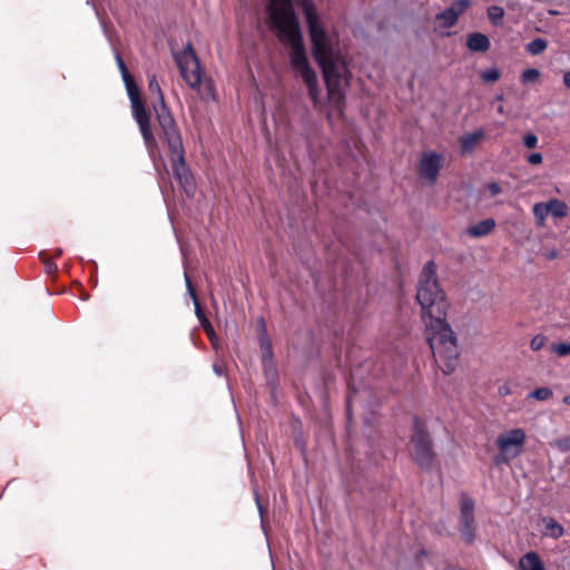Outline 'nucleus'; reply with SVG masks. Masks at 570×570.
<instances>
[{"mask_svg": "<svg viewBox=\"0 0 570 570\" xmlns=\"http://www.w3.org/2000/svg\"><path fill=\"white\" fill-rule=\"evenodd\" d=\"M267 16L271 28L279 41L291 46V65L297 76L307 86L308 95L314 102L318 101L317 75L311 68L306 56L298 18L295 14L292 0H267ZM305 16L313 55L322 68L327 88L328 99L338 107L345 98V88L348 86L350 71L345 60L335 52L332 39L323 26L313 0H296Z\"/></svg>", "mask_w": 570, "mask_h": 570, "instance_id": "obj_1", "label": "nucleus"}, {"mask_svg": "<svg viewBox=\"0 0 570 570\" xmlns=\"http://www.w3.org/2000/svg\"><path fill=\"white\" fill-rule=\"evenodd\" d=\"M416 301L425 323L426 341L435 362L444 374L454 372L459 360L456 335L446 322L449 303L440 287L436 266L429 261L419 277Z\"/></svg>", "mask_w": 570, "mask_h": 570, "instance_id": "obj_2", "label": "nucleus"}, {"mask_svg": "<svg viewBox=\"0 0 570 570\" xmlns=\"http://www.w3.org/2000/svg\"><path fill=\"white\" fill-rule=\"evenodd\" d=\"M161 137L166 140L170 151L171 168L175 178L184 188L188 196L195 193V184L193 176L185 160V149L183 146L181 135L174 118L167 115L160 117Z\"/></svg>", "mask_w": 570, "mask_h": 570, "instance_id": "obj_3", "label": "nucleus"}, {"mask_svg": "<svg viewBox=\"0 0 570 570\" xmlns=\"http://www.w3.org/2000/svg\"><path fill=\"white\" fill-rule=\"evenodd\" d=\"M411 442L414 446V459L420 468L424 470L432 469L435 456L432 449V440L425 424L419 416L413 419Z\"/></svg>", "mask_w": 570, "mask_h": 570, "instance_id": "obj_4", "label": "nucleus"}, {"mask_svg": "<svg viewBox=\"0 0 570 570\" xmlns=\"http://www.w3.org/2000/svg\"><path fill=\"white\" fill-rule=\"evenodd\" d=\"M527 434L523 429L517 428L499 434L497 445L499 454L495 456V463H508L518 458L525 444Z\"/></svg>", "mask_w": 570, "mask_h": 570, "instance_id": "obj_5", "label": "nucleus"}, {"mask_svg": "<svg viewBox=\"0 0 570 570\" xmlns=\"http://www.w3.org/2000/svg\"><path fill=\"white\" fill-rule=\"evenodd\" d=\"M181 77L191 89H199L202 82L200 61L190 42L183 51L174 55Z\"/></svg>", "mask_w": 570, "mask_h": 570, "instance_id": "obj_6", "label": "nucleus"}, {"mask_svg": "<svg viewBox=\"0 0 570 570\" xmlns=\"http://www.w3.org/2000/svg\"><path fill=\"white\" fill-rule=\"evenodd\" d=\"M444 157L435 151L424 153L419 164V175L421 178L434 184L443 167Z\"/></svg>", "mask_w": 570, "mask_h": 570, "instance_id": "obj_7", "label": "nucleus"}, {"mask_svg": "<svg viewBox=\"0 0 570 570\" xmlns=\"http://www.w3.org/2000/svg\"><path fill=\"white\" fill-rule=\"evenodd\" d=\"M472 0H455L449 8L435 16L439 28L450 29L454 27L460 18L470 7Z\"/></svg>", "mask_w": 570, "mask_h": 570, "instance_id": "obj_8", "label": "nucleus"}, {"mask_svg": "<svg viewBox=\"0 0 570 570\" xmlns=\"http://www.w3.org/2000/svg\"><path fill=\"white\" fill-rule=\"evenodd\" d=\"M131 111H132V117L139 127V130L144 138L145 145L148 148L155 147L156 139L151 131L150 115L146 110L144 102L141 101V102L131 105Z\"/></svg>", "mask_w": 570, "mask_h": 570, "instance_id": "obj_9", "label": "nucleus"}, {"mask_svg": "<svg viewBox=\"0 0 570 570\" xmlns=\"http://www.w3.org/2000/svg\"><path fill=\"white\" fill-rule=\"evenodd\" d=\"M148 88H149V91L151 94H155L158 99L157 104H154V110L156 114V119H157L158 126L160 127V117L166 116V115L169 118H174V117L165 104V99H164V95H163L160 85L155 75L149 76Z\"/></svg>", "mask_w": 570, "mask_h": 570, "instance_id": "obj_10", "label": "nucleus"}, {"mask_svg": "<svg viewBox=\"0 0 570 570\" xmlns=\"http://www.w3.org/2000/svg\"><path fill=\"white\" fill-rule=\"evenodd\" d=\"M490 45L488 36L481 32L470 33L466 39V47L473 52H485Z\"/></svg>", "mask_w": 570, "mask_h": 570, "instance_id": "obj_11", "label": "nucleus"}, {"mask_svg": "<svg viewBox=\"0 0 570 570\" xmlns=\"http://www.w3.org/2000/svg\"><path fill=\"white\" fill-rule=\"evenodd\" d=\"M495 227V220L492 218H487L478 224L470 226L466 229V234L471 237L479 238L489 235Z\"/></svg>", "mask_w": 570, "mask_h": 570, "instance_id": "obj_12", "label": "nucleus"}, {"mask_svg": "<svg viewBox=\"0 0 570 570\" xmlns=\"http://www.w3.org/2000/svg\"><path fill=\"white\" fill-rule=\"evenodd\" d=\"M519 570H544V564L537 552L530 551L520 558Z\"/></svg>", "mask_w": 570, "mask_h": 570, "instance_id": "obj_13", "label": "nucleus"}, {"mask_svg": "<svg viewBox=\"0 0 570 570\" xmlns=\"http://www.w3.org/2000/svg\"><path fill=\"white\" fill-rule=\"evenodd\" d=\"M461 524H474V501L463 497L461 501Z\"/></svg>", "mask_w": 570, "mask_h": 570, "instance_id": "obj_14", "label": "nucleus"}, {"mask_svg": "<svg viewBox=\"0 0 570 570\" xmlns=\"http://www.w3.org/2000/svg\"><path fill=\"white\" fill-rule=\"evenodd\" d=\"M483 130H475L461 137L460 147L463 154L471 151L474 146L483 138Z\"/></svg>", "mask_w": 570, "mask_h": 570, "instance_id": "obj_15", "label": "nucleus"}, {"mask_svg": "<svg viewBox=\"0 0 570 570\" xmlns=\"http://www.w3.org/2000/svg\"><path fill=\"white\" fill-rule=\"evenodd\" d=\"M569 207L568 205L557 198H551L549 202H547V209L546 213H549V215L556 217V218H563L568 215Z\"/></svg>", "mask_w": 570, "mask_h": 570, "instance_id": "obj_16", "label": "nucleus"}, {"mask_svg": "<svg viewBox=\"0 0 570 570\" xmlns=\"http://www.w3.org/2000/svg\"><path fill=\"white\" fill-rule=\"evenodd\" d=\"M185 276V283H186V287H187V291H188V294L190 295V297L193 298V302H194V306H195V314L198 318V321H206V315L200 306V303L198 301V297L196 295V292H195V288L193 286V283H191V279L188 275L187 272H185L184 274Z\"/></svg>", "mask_w": 570, "mask_h": 570, "instance_id": "obj_17", "label": "nucleus"}, {"mask_svg": "<svg viewBox=\"0 0 570 570\" xmlns=\"http://www.w3.org/2000/svg\"><path fill=\"white\" fill-rule=\"evenodd\" d=\"M548 48V41L543 38H535L525 46L527 52L532 56L541 55Z\"/></svg>", "mask_w": 570, "mask_h": 570, "instance_id": "obj_18", "label": "nucleus"}, {"mask_svg": "<svg viewBox=\"0 0 570 570\" xmlns=\"http://www.w3.org/2000/svg\"><path fill=\"white\" fill-rule=\"evenodd\" d=\"M546 530H547L546 534L550 535L553 539H559L564 533L563 527L552 518H550L547 521Z\"/></svg>", "mask_w": 570, "mask_h": 570, "instance_id": "obj_19", "label": "nucleus"}, {"mask_svg": "<svg viewBox=\"0 0 570 570\" xmlns=\"http://www.w3.org/2000/svg\"><path fill=\"white\" fill-rule=\"evenodd\" d=\"M488 18L494 26L502 24V20L504 17V9L500 6H491L488 8Z\"/></svg>", "mask_w": 570, "mask_h": 570, "instance_id": "obj_20", "label": "nucleus"}, {"mask_svg": "<svg viewBox=\"0 0 570 570\" xmlns=\"http://www.w3.org/2000/svg\"><path fill=\"white\" fill-rule=\"evenodd\" d=\"M500 71L498 68H490L480 72V78L484 82H495L500 79Z\"/></svg>", "mask_w": 570, "mask_h": 570, "instance_id": "obj_21", "label": "nucleus"}, {"mask_svg": "<svg viewBox=\"0 0 570 570\" xmlns=\"http://www.w3.org/2000/svg\"><path fill=\"white\" fill-rule=\"evenodd\" d=\"M541 72L539 69L535 68H529L522 71L521 73V81L523 83H531L539 79Z\"/></svg>", "mask_w": 570, "mask_h": 570, "instance_id": "obj_22", "label": "nucleus"}, {"mask_svg": "<svg viewBox=\"0 0 570 570\" xmlns=\"http://www.w3.org/2000/svg\"><path fill=\"white\" fill-rule=\"evenodd\" d=\"M552 395L553 392L549 387H538L529 394L530 397H533L538 401H547L552 397Z\"/></svg>", "mask_w": 570, "mask_h": 570, "instance_id": "obj_23", "label": "nucleus"}, {"mask_svg": "<svg viewBox=\"0 0 570 570\" xmlns=\"http://www.w3.org/2000/svg\"><path fill=\"white\" fill-rule=\"evenodd\" d=\"M547 209V203H538L533 206V214L535 218L539 220V224L542 225L546 217L549 215V213H546Z\"/></svg>", "mask_w": 570, "mask_h": 570, "instance_id": "obj_24", "label": "nucleus"}, {"mask_svg": "<svg viewBox=\"0 0 570 570\" xmlns=\"http://www.w3.org/2000/svg\"><path fill=\"white\" fill-rule=\"evenodd\" d=\"M126 89L131 105L142 101L136 82L130 83V86H126Z\"/></svg>", "mask_w": 570, "mask_h": 570, "instance_id": "obj_25", "label": "nucleus"}, {"mask_svg": "<svg viewBox=\"0 0 570 570\" xmlns=\"http://www.w3.org/2000/svg\"><path fill=\"white\" fill-rule=\"evenodd\" d=\"M461 535L464 541L472 542L474 540V524H461Z\"/></svg>", "mask_w": 570, "mask_h": 570, "instance_id": "obj_26", "label": "nucleus"}, {"mask_svg": "<svg viewBox=\"0 0 570 570\" xmlns=\"http://www.w3.org/2000/svg\"><path fill=\"white\" fill-rule=\"evenodd\" d=\"M547 343V337L542 334H537L532 337L530 342V347L532 351H540Z\"/></svg>", "mask_w": 570, "mask_h": 570, "instance_id": "obj_27", "label": "nucleus"}, {"mask_svg": "<svg viewBox=\"0 0 570 570\" xmlns=\"http://www.w3.org/2000/svg\"><path fill=\"white\" fill-rule=\"evenodd\" d=\"M552 445L561 452L570 451V435L556 440Z\"/></svg>", "mask_w": 570, "mask_h": 570, "instance_id": "obj_28", "label": "nucleus"}, {"mask_svg": "<svg viewBox=\"0 0 570 570\" xmlns=\"http://www.w3.org/2000/svg\"><path fill=\"white\" fill-rule=\"evenodd\" d=\"M552 351L560 356L569 355L570 354V344H568V343L553 344Z\"/></svg>", "mask_w": 570, "mask_h": 570, "instance_id": "obj_29", "label": "nucleus"}, {"mask_svg": "<svg viewBox=\"0 0 570 570\" xmlns=\"http://www.w3.org/2000/svg\"><path fill=\"white\" fill-rule=\"evenodd\" d=\"M267 364L273 367V348L271 342H267L266 351H263V365Z\"/></svg>", "mask_w": 570, "mask_h": 570, "instance_id": "obj_30", "label": "nucleus"}, {"mask_svg": "<svg viewBox=\"0 0 570 570\" xmlns=\"http://www.w3.org/2000/svg\"><path fill=\"white\" fill-rule=\"evenodd\" d=\"M40 257L42 259V263L45 265V272L49 275H53L57 273L58 267L57 265L49 258H43L42 254H40Z\"/></svg>", "mask_w": 570, "mask_h": 570, "instance_id": "obj_31", "label": "nucleus"}, {"mask_svg": "<svg viewBox=\"0 0 570 570\" xmlns=\"http://www.w3.org/2000/svg\"><path fill=\"white\" fill-rule=\"evenodd\" d=\"M523 144L527 148H534L538 144V137L534 134H527L523 138Z\"/></svg>", "mask_w": 570, "mask_h": 570, "instance_id": "obj_32", "label": "nucleus"}, {"mask_svg": "<svg viewBox=\"0 0 570 570\" xmlns=\"http://www.w3.org/2000/svg\"><path fill=\"white\" fill-rule=\"evenodd\" d=\"M264 371H265V375L268 380L269 383H273L277 376V371H276V367L273 365V367H271V365H264Z\"/></svg>", "mask_w": 570, "mask_h": 570, "instance_id": "obj_33", "label": "nucleus"}, {"mask_svg": "<svg viewBox=\"0 0 570 570\" xmlns=\"http://www.w3.org/2000/svg\"><path fill=\"white\" fill-rule=\"evenodd\" d=\"M115 59H116V62H117L120 73H125L126 71H129L119 52L116 53Z\"/></svg>", "mask_w": 570, "mask_h": 570, "instance_id": "obj_34", "label": "nucleus"}, {"mask_svg": "<svg viewBox=\"0 0 570 570\" xmlns=\"http://www.w3.org/2000/svg\"><path fill=\"white\" fill-rule=\"evenodd\" d=\"M528 163L531 165H539L542 163V155L540 153H533L528 156Z\"/></svg>", "mask_w": 570, "mask_h": 570, "instance_id": "obj_35", "label": "nucleus"}, {"mask_svg": "<svg viewBox=\"0 0 570 570\" xmlns=\"http://www.w3.org/2000/svg\"><path fill=\"white\" fill-rule=\"evenodd\" d=\"M488 190L490 191L491 196H497L502 191V188L498 183L492 181L488 185Z\"/></svg>", "mask_w": 570, "mask_h": 570, "instance_id": "obj_36", "label": "nucleus"}, {"mask_svg": "<svg viewBox=\"0 0 570 570\" xmlns=\"http://www.w3.org/2000/svg\"><path fill=\"white\" fill-rule=\"evenodd\" d=\"M543 256L547 261H553L559 256V252L556 248L548 249L543 253Z\"/></svg>", "mask_w": 570, "mask_h": 570, "instance_id": "obj_37", "label": "nucleus"}, {"mask_svg": "<svg viewBox=\"0 0 570 570\" xmlns=\"http://www.w3.org/2000/svg\"><path fill=\"white\" fill-rule=\"evenodd\" d=\"M121 77L125 82V86H130V83L135 82V79L129 71L121 73Z\"/></svg>", "mask_w": 570, "mask_h": 570, "instance_id": "obj_38", "label": "nucleus"}, {"mask_svg": "<svg viewBox=\"0 0 570 570\" xmlns=\"http://www.w3.org/2000/svg\"><path fill=\"white\" fill-rule=\"evenodd\" d=\"M213 370H214L215 374H216V375H218V376H222V375H224V373H225V367H224V365H223V364H219V363H215V364L213 365Z\"/></svg>", "mask_w": 570, "mask_h": 570, "instance_id": "obj_39", "label": "nucleus"}, {"mask_svg": "<svg viewBox=\"0 0 570 570\" xmlns=\"http://www.w3.org/2000/svg\"><path fill=\"white\" fill-rule=\"evenodd\" d=\"M354 399H355V396L350 394L347 396V400H346V411H347V415L348 416L351 415V409H352V404L354 402Z\"/></svg>", "mask_w": 570, "mask_h": 570, "instance_id": "obj_40", "label": "nucleus"}, {"mask_svg": "<svg viewBox=\"0 0 570 570\" xmlns=\"http://www.w3.org/2000/svg\"><path fill=\"white\" fill-rule=\"evenodd\" d=\"M267 342H271V341H269V338L266 335L259 337V344H261V348L263 351H266Z\"/></svg>", "mask_w": 570, "mask_h": 570, "instance_id": "obj_41", "label": "nucleus"}, {"mask_svg": "<svg viewBox=\"0 0 570 570\" xmlns=\"http://www.w3.org/2000/svg\"><path fill=\"white\" fill-rule=\"evenodd\" d=\"M255 501H256V504H257L261 518L263 519V511L264 510H263V505L261 503V499H259V494L258 493H255Z\"/></svg>", "mask_w": 570, "mask_h": 570, "instance_id": "obj_42", "label": "nucleus"}, {"mask_svg": "<svg viewBox=\"0 0 570 570\" xmlns=\"http://www.w3.org/2000/svg\"><path fill=\"white\" fill-rule=\"evenodd\" d=\"M563 83L567 88L570 89V70L564 72L563 75Z\"/></svg>", "mask_w": 570, "mask_h": 570, "instance_id": "obj_43", "label": "nucleus"}, {"mask_svg": "<svg viewBox=\"0 0 570 570\" xmlns=\"http://www.w3.org/2000/svg\"><path fill=\"white\" fill-rule=\"evenodd\" d=\"M199 323L203 326L204 331L205 330H210L212 331V324H210V322L208 321L207 317H206V321H200Z\"/></svg>", "mask_w": 570, "mask_h": 570, "instance_id": "obj_44", "label": "nucleus"}, {"mask_svg": "<svg viewBox=\"0 0 570 570\" xmlns=\"http://www.w3.org/2000/svg\"><path fill=\"white\" fill-rule=\"evenodd\" d=\"M510 393V389L507 385L499 387V394L500 395H508Z\"/></svg>", "mask_w": 570, "mask_h": 570, "instance_id": "obj_45", "label": "nucleus"}, {"mask_svg": "<svg viewBox=\"0 0 570 570\" xmlns=\"http://www.w3.org/2000/svg\"><path fill=\"white\" fill-rule=\"evenodd\" d=\"M205 332L208 335L209 340H213V336L215 335L214 328L212 327V331L210 330H205Z\"/></svg>", "mask_w": 570, "mask_h": 570, "instance_id": "obj_46", "label": "nucleus"}, {"mask_svg": "<svg viewBox=\"0 0 570 570\" xmlns=\"http://www.w3.org/2000/svg\"><path fill=\"white\" fill-rule=\"evenodd\" d=\"M563 403H566L567 405H570V395H567L563 397Z\"/></svg>", "mask_w": 570, "mask_h": 570, "instance_id": "obj_47", "label": "nucleus"}, {"mask_svg": "<svg viewBox=\"0 0 570 570\" xmlns=\"http://www.w3.org/2000/svg\"><path fill=\"white\" fill-rule=\"evenodd\" d=\"M61 255H62V249H61V248H58V249L56 250L55 256H56V257H59V256H61Z\"/></svg>", "mask_w": 570, "mask_h": 570, "instance_id": "obj_48", "label": "nucleus"}, {"mask_svg": "<svg viewBox=\"0 0 570 570\" xmlns=\"http://www.w3.org/2000/svg\"><path fill=\"white\" fill-rule=\"evenodd\" d=\"M498 112H499V114H501V115H503V114H504V108H503V106H499V107H498Z\"/></svg>", "mask_w": 570, "mask_h": 570, "instance_id": "obj_49", "label": "nucleus"}, {"mask_svg": "<svg viewBox=\"0 0 570 570\" xmlns=\"http://www.w3.org/2000/svg\"><path fill=\"white\" fill-rule=\"evenodd\" d=\"M495 99H497V100H499V101H502V100H503V95H498V96L495 97Z\"/></svg>", "mask_w": 570, "mask_h": 570, "instance_id": "obj_50", "label": "nucleus"}, {"mask_svg": "<svg viewBox=\"0 0 570 570\" xmlns=\"http://www.w3.org/2000/svg\"><path fill=\"white\" fill-rule=\"evenodd\" d=\"M419 554H425V551H424V550H421V551L419 552Z\"/></svg>", "mask_w": 570, "mask_h": 570, "instance_id": "obj_51", "label": "nucleus"}]
</instances>
